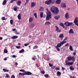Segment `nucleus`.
Masks as SVG:
<instances>
[{
  "instance_id": "nucleus-37",
  "label": "nucleus",
  "mask_w": 78,
  "mask_h": 78,
  "mask_svg": "<svg viewBox=\"0 0 78 78\" xmlns=\"http://www.w3.org/2000/svg\"><path fill=\"white\" fill-rule=\"evenodd\" d=\"M55 47V48H56V49H57V51H60V49H59L58 47L57 48H56V47Z\"/></svg>"
},
{
  "instance_id": "nucleus-47",
  "label": "nucleus",
  "mask_w": 78,
  "mask_h": 78,
  "mask_svg": "<svg viewBox=\"0 0 78 78\" xmlns=\"http://www.w3.org/2000/svg\"><path fill=\"white\" fill-rule=\"evenodd\" d=\"M29 44H30L29 43H28L27 44H24V46H25V47H27V45H28Z\"/></svg>"
},
{
  "instance_id": "nucleus-23",
  "label": "nucleus",
  "mask_w": 78,
  "mask_h": 78,
  "mask_svg": "<svg viewBox=\"0 0 78 78\" xmlns=\"http://www.w3.org/2000/svg\"><path fill=\"white\" fill-rule=\"evenodd\" d=\"M3 70L4 72H9V70L6 69H3Z\"/></svg>"
},
{
  "instance_id": "nucleus-15",
  "label": "nucleus",
  "mask_w": 78,
  "mask_h": 78,
  "mask_svg": "<svg viewBox=\"0 0 78 78\" xmlns=\"http://www.w3.org/2000/svg\"><path fill=\"white\" fill-rule=\"evenodd\" d=\"M61 0H57L56 1L55 3L56 4H58V5H59V4H60V3H61Z\"/></svg>"
},
{
  "instance_id": "nucleus-59",
  "label": "nucleus",
  "mask_w": 78,
  "mask_h": 78,
  "mask_svg": "<svg viewBox=\"0 0 78 78\" xmlns=\"http://www.w3.org/2000/svg\"><path fill=\"white\" fill-rule=\"evenodd\" d=\"M16 56L14 55H13L12 56V58H16Z\"/></svg>"
},
{
  "instance_id": "nucleus-24",
  "label": "nucleus",
  "mask_w": 78,
  "mask_h": 78,
  "mask_svg": "<svg viewBox=\"0 0 78 78\" xmlns=\"http://www.w3.org/2000/svg\"><path fill=\"white\" fill-rule=\"evenodd\" d=\"M57 75H58V76H60V75H61V73L60 72L58 71L57 73Z\"/></svg>"
},
{
  "instance_id": "nucleus-16",
  "label": "nucleus",
  "mask_w": 78,
  "mask_h": 78,
  "mask_svg": "<svg viewBox=\"0 0 78 78\" xmlns=\"http://www.w3.org/2000/svg\"><path fill=\"white\" fill-rule=\"evenodd\" d=\"M22 3V2L20 1H19L17 2V5L18 6H20Z\"/></svg>"
},
{
  "instance_id": "nucleus-1",
  "label": "nucleus",
  "mask_w": 78,
  "mask_h": 78,
  "mask_svg": "<svg viewBox=\"0 0 78 78\" xmlns=\"http://www.w3.org/2000/svg\"><path fill=\"white\" fill-rule=\"evenodd\" d=\"M50 9L52 13L55 15L58 14L59 12V11L58 8L54 6H52Z\"/></svg>"
},
{
  "instance_id": "nucleus-64",
  "label": "nucleus",
  "mask_w": 78,
  "mask_h": 78,
  "mask_svg": "<svg viewBox=\"0 0 78 78\" xmlns=\"http://www.w3.org/2000/svg\"><path fill=\"white\" fill-rule=\"evenodd\" d=\"M12 31H16V29H13Z\"/></svg>"
},
{
  "instance_id": "nucleus-60",
  "label": "nucleus",
  "mask_w": 78,
  "mask_h": 78,
  "mask_svg": "<svg viewBox=\"0 0 78 78\" xmlns=\"http://www.w3.org/2000/svg\"><path fill=\"white\" fill-rule=\"evenodd\" d=\"M32 60H34V61H35V58H33V57H32Z\"/></svg>"
},
{
  "instance_id": "nucleus-6",
  "label": "nucleus",
  "mask_w": 78,
  "mask_h": 78,
  "mask_svg": "<svg viewBox=\"0 0 78 78\" xmlns=\"http://www.w3.org/2000/svg\"><path fill=\"white\" fill-rule=\"evenodd\" d=\"M73 24V23H69V22H66L64 23V25H66V26H67L68 27H69V26H70V25H72Z\"/></svg>"
},
{
  "instance_id": "nucleus-4",
  "label": "nucleus",
  "mask_w": 78,
  "mask_h": 78,
  "mask_svg": "<svg viewBox=\"0 0 78 78\" xmlns=\"http://www.w3.org/2000/svg\"><path fill=\"white\" fill-rule=\"evenodd\" d=\"M75 56H73L72 57L69 56L67 57V61H71V60H72L73 61H75Z\"/></svg>"
},
{
  "instance_id": "nucleus-18",
  "label": "nucleus",
  "mask_w": 78,
  "mask_h": 78,
  "mask_svg": "<svg viewBox=\"0 0 78 78\" xmlns=\"http://www.w3.org/2000/svg\"><path fill=\"white\" fill-rule=\"evenodd\" d=\"M60 25L61 26V27H62L63 28H65V27L64 26V25L62 23H61L60 24Z\"/></svg>"
},
{
  "instance_id": "nucleus-8",
  "label": "nucleus",
  "mask_w": 78,
  "mask_h": 78,
  "mask_svg": "<svg viewBox=\"0 0 78 78\" xmlns=\"http://www.w3.org/2000/svg\"><path fill=\"white\" fill-rule=\"evenodd\" d=\"M65 64L66 65H68V66H71V65H73V62H69L67 63V61H66Z\"/></svg>"
},
{
  "instance_id": "nucleus-20",
  "label": "nucleus",
  "mask_w": 78,
  "mask_h": 78,
  "mask_svg": "<svg viewBox=\"0 0 78 78\" xmlns=\"http://www.w3.org/2000/svg\"><path fill=\"white\" fill-rule=\"evenodd\" d=\"M18 18L19 20H20L21 19V14H19L18 16Z\"/></svg>"
},
{
  "instance_id": "nucleus-11",
  "label": "nucleus",
  "mask_w": 78,
  "mask_h": 78,
  "mask_svg": "<svg viewBox=\"0 0 78 78\" xmlns=\"http://www.w3.org/2000/svg\"><path fill=\"white\" fill-rule=\"evenodd\" d=\"M65 17L66 19H69V13L68 12L66 13L65 15Z\"/></svg>"
},
{
  "instance_id": "nucleus-28",
  "label": "nucleus",
  "mask_w": 78,
  "mask_h": 78,
  "mask_svg": "<svg viewBox=\"0 0 78 78\" xmlns=\"http://www.w3.org/2000/svg\"><path fill=\"white\" fill-rule=\"evenodd\" d=\"M70 69H71V70H75V68H73L72 66H70Z\"/></svg>"
},
{
  "instance_id": "nucleus-63",
  "label": "nucleus",
  "mask_w": 78,
  "mask_h": 78,
  "mask_svg": "<svg viewBox=\"0 0 78 78\" xmlns=\"http://www.w3.org/2000/svg\"><path fill=\"white\" fill-rule=\"evenodd\" d=\"M15 65H16V66H17L18 65V63H17V62H16L15 63Z\"/></svg>"
},
{
  "instance_id": "nucleus-10",
  "label": "nucleus",
  "mask_w": 78,
  "mask_h": 78,
  "mask_svg": "<svg viewBox=\"0 0 78 78\" xmlns=\"http://www.w3.org/2000/svg\"><path fill=\"white\" fill-rule=\"evenodd\" d=\"M63 44H62V42H61L60 43H58V44L57 46H55V47L57 48V47H61L62 45Z\"/></svg>"
},
{
  "instance_id": "nucleus-5",
  "label": "nucleus",
  "mask_w": 78,
  "mask_h": 78,
  "mask_svg": "<svg viewBox=\"0 0 78 78\" xmlns=\"http://www.w3.org/2000/svg\"><path fill=\"white\" fill-rule=\"evenodd\" d=\"M51 3L52 4V1H51V0L46 1L45 2V4L48 5H51Z\"/></svg>"
},
{
  "instance_id": "nucleus-36",
  "label": "nucleus",
  "mask_w": 78,
  "mask_h": 78,
  "mask_svg": "<svg viewBox=\"0 0 78 78\" xmlns=\"http://www.w3.org/2000/svg\"><path fill=\"white\" fill-rule=\"evenodd\" d=\"M43 12H41V14H40V17L42 18V17H43Z\"/></svg>"
},
{
  "instance_id": "nucleus-29",
  "label": "nucleus",
  "mask_w": 78,
  "mask_h": 78,
  "mask_svg": "<svg viewBox=\"0 0 78 78\" xmlns=\"http://www.w3.org/2000/svg\"><path fill=\"white\" fill-rule=\"evenodd\" d=\"M41 73L43 75H44L45 74V71H44V70H43L42 71H41Z\"/></svg>"
},
{
  "instance_id": "nucleus-41",
  "label": "nucleus",
  "mask_w": 78,
  "mask_h": 78,
  "mask_svg": "<svg viewBox=\"0 0 78 78\" xmlns=\"http://www.w3.org/2000/svg\"><path fill=\"white\" fill-rule=\"evenodd\" d=\"M6 78H9V75L7 74H6Z\"/></svg>"
},
{
  "instance_id": "nucleus-35",
  "label": "nucleus",
  "mask_w": 78,
  "mask_h": 78,
  "mask_svg": "<svg viewBox=\"0 0 78 78\" xmlns=\"http://www.w3.org/2000/svg\"><path fill=\"white\" fill-rule=\"evenodd\" d=\"M34 14L35 17L36 18V19H37V13H35Z\"/></svg>"
},
{
  "instance_id": "nucleus-43",
  "label": "nucleus",
  "mask_w": 78,
  "mask_h": 78,
  "mask_svg": "<svg viewBox=\"0 0 78 78\" xmlns=\"http://www.w3.org/2000/svg\"><path fill=\"white\" fill-rule=\"evenodd\" d=\"M61 42L63 45L64 44H65V43H66V42H67L66 41H62Z\"/></svg>"
},
{
  "instance_id": "nucleus-25",
  "label": "nucleus",
  "mask_w": 78,
  "mask_h": 78,
  "mask_svg": "<svg viewBox=\"0 0 78 78\" xmlns=\"http://www.w3.org/2000/svg\"><path fill=\"white\" fill-rule=\"evenodd\" d=\"M69 50H71V51H73V47H72V46L71 45H70Z\"/></svg>"
},
{
  "instance_id": "nucleus-21",
  "label": "nucleus",
  "mask_w": 78,
  "mask_h": 78,
  "mask_svg": "<svg viewBox=\"0 0 78 78\" xmlns=\"http://www.w3.org/2000/svg\"><path fill=\"white\" fill-rule=\"evenodd\" d=\"M50 22L49 21H47L45 23V25H50Z\"/></svg>"
},
{
  "instance_id": "nucleus-9",
  "label": "nucleus",
  "mask_w": 78,
  "mask_h": 78,
  "mask_svg": "<svg viewBox=\"0 0 78 78\" xmlns=\"http://www.w3.org/2000/svg\"><path fill=\"white\" fill-rule=\"evenodd\" d=\"M36 4L35 2H32L31 3V8H32L33 7H34L36 6Z\"/></svg>"
},
{
  "instance_id": "nucleus-40",
  "label": "nucleus",
  "mask_w": 78,
  "mask_h": 78,
  "mask_svg": "<svg viewBox=\"0 0 78 78\" xmlns=\"http://www.w3.org/2000/svg\"><path fill=\"white\" fill-rule=\"evenodd\" d=\"M48 74H45L44 75V76H45V77H46V78H47L48 77Z\"/></svg>"
},
{
  "instance_id": "nucleus-31",
  "label": "nucleus",
  "mask_w": 78,
  "mask_h": 78,
  "mask_svg": "<svg viewBox=\"0 0 78 78\" xmlns=\"http://www.w3.org/2000/svg\"><path fill=\"white\" fill-rule=\"evenodd\" d=\"M20 71L22 72H24L25 73V72H26V71H25V70L24 69H20Z\"/></svg>"
},
{
  "instance_id": "nucleus-14",
  "label": "nucleus",
  "mask_w": 78,
  "mask_h": 78,
  "mask_svg": "<svg viewBox=\"0 0 78 78\" xmlns=\"http://www.w3.org/2000/svg\"><path fill=\"white\" fill-rule=\"evenodd\" d=\"M69 34H73V33H74V32H73L72 29H70V30L69 31Z\"/></svg>"
},
{
  "instance_id": "nucleus-55",
  "label": "nucleus",
  "mask_w": 78,
  "mask_h": 78,
  "mask_svg": "<svg viewBox=\"0 0 78 78\" xmlns=\"http://www.w3.org/2000/svg\"><path fill=\"white\" fill-rule=\"evenodd\" d=\"M47 61H49L50 60V58H49L48 57L47 58H46Z\"/></svg>"
},
{
  "instance_id": "nucleus-51",
  "label": "nucleus",
  "mask_w": 78,
  "mask_h": 78,
  "mask_svg": "<svg viewBox=\"0 0 78 78\" xmlns=\"http://www.w3.org/2000/svg\"><path fill=\"white\" fill-rule=\"evenodd\" d=\"M49 66H50V67H52L53 66V65H52L50 63H49Z\"/></svg>"
},
{
  "instance_id": "nucleus-58",
  "label": "nucleus",
  "mask_w": 78,
  "mask_h": 78,
  "mask_svg": "<svg viewBox=\"0 0 78 78\" xmlns=\"http://www.w3.org/2000/svg\"><path fill=\"white\" fill-rule=\"evenodd\" d=\"M73 55L74 56H75V55H76V52H74L73 53Z\"/></svg>"
},
{
  "instance_id": "nucleus-57",
  "label": "nucleus",
  "mask_w": 78,
  "mask_h": 78,
  "mask_svg": "<svg viewBox=\"0 0 78 78\" xmlns=\"http://www.w3.org/2000/svg\"><path fill=\"white\" fill-rule=\"evenodd\" d=\"M61 30H58L57 32H58V33H60V32H61Z\"/></svg>"
},
{
  "instance_id": "nucleus-50",
  "label": "nucleus",
  "mask_w": 78,
  "mask_h": 78,
  "mask_svg": "<svg viewBox=\"0 0 78 78\" xmlns=\"http://www.w3.org/2000/svg\"><path fill=\"white\" fill-rule=\"evenodd\" d=\"M14 2V0H12L10 2V3H13V2Z\"/></svg>"
},
{
  "instance_id": "nucleus-54",
  "label": "nucleus",
  "mask_w": 78,
  "mask_h": 78,
  "mask_svg": "<svg viewBox=\"0 0 78 78\" xmlns=\"http://www.w3.org/2000/svg\"><path fill=\"white\" fill-rule=\"evenodd\" d=\"M43 9V8H42V7H40V8L39 9L40 11H41V10H42V9Z\"/></svg>"
},
{
  "instance_id": "nucleus-22",
  "label": "nucleus",
  "mask_w": 78,
  "mask_h": 78,
  "mask_svg": "<svg viewBox=\"0 0 78 78\" xmlns=\"http://www.w3.org/2000/svg\"><path fill=\"white\" fill-rule=\"evenodd\" d=\"M18 37V36H14L12 37V39H17V38Z\"/></svg>"
},
{
  "instance_id": "nucleus-61",
  "label": "nucleus",
  "mask_w": 78,
  "mask_h": 78,
  "mask_svg": "<svg viewBox=\"0 0 78 78\" xmlns=\"http://www.w3.org/2000/svg\"><path fill=\"white\" fill-rule=\"evenodd\" d=\"M26 3H28L29 1H30V0H26Z\"/></svg>"
},
{
  "instance_id": "nucleus-30",
  "label": "nucleus",
  "mask_w": 78,
  "mask_h": 78,
  "mask_svg": "<svg viewBox=\"0 0 78 78\" xmlns=\"http://www.w3.org/2000/svg\"><path fill=\"white\" fill-rule=\"evenodd\" d=\"M13 9L15 11H16L17 10V7H14L13 8Z\"/></svg>"
},
{
  "instance_id": "nucleus-33",
  "label": "nucleus",
  "mask_w": 78,
  "mask_h": 78,
  "mask_svg": "<svg viewBox=\"0 0 78 78\" xmlns=\"http://www.w3.org/2000/svg\"><path fill=\"white\" fill-rule=\"evenodd\" d=\"M55 27L56 28L55 31H58L59 30V27L56 26H55Z\"/></svg>"
},
{
  "instance_id": "nucleus-27",
  "label": "nucleus",
  "mask_w": 78,
  "mask_h": 78,
  "mask_svg": "<svg viewBox=\"0 0 78 78\" xmlns=\"http://www.w3.org/2000/svg\"><path fill=\"white\" fill-rule=\"evenodd\" d=\"M25 51V50L23 49H22L19 51V53H23V52H24Z\"/></svg>"
},
{
  "instance_id": "nucleus-44",
  "label": "nucleus",
  "mask_w": 78,
  "mask_h": 78,
  "mask_svg": "<svg viewBox=\"0 0 78 78\" xmlns=\"http://www.w3.org/2000/svg\"><path fill=\"white\" fill-rule=\"evenodd\" d=\"M4 52L5 53H8V50L6 49H5L4 50Z\"/></svg>"
},
{
  "instance_id": "nucleus-32",
  "label": "nucleus",
  "mask_w": 78,
  "mask_h": 78,
  "mask_svg": "<svg viewBox=\"0 0 78 78\" xmlns=\"http://www.w3.org/2000/svg\"><path fill=\"white\" fill-rule=\"evenodd\" d=\"M37 48H38V46L35 45L33 47V49H36Z\"/></svg>"
},
{
  "instance_id": "nucleus-3",
  "label": "nucleus",
  "mask_w": 78,
  "mask_h": 78,
  "mask_svg": "<svg viewBox=\"0 0 78 78\" xmlns=\"http://www.w3.org/2000/svg\"><path fill=\"white\" fill-rule=\"evenodd\" d=\"M19 75H21L22 76H24V75H31L32 73L30 72H26L25 73H20L19 74Z\"/></svg>"
},
{
  "instance_id": "nucleus-26",
  "label": "nucleus",
  "mask_w": 78,
  "mask_h": 78,
  "mask_svg": "<svg viewBox=\"0 0 78 78\" xmlns=\"http://www.w3.org/2000/svg\"><path fill=\"white\" fill-rule=\"evenodd\" d=\"M59 37L61 38H62V37H64V34H61L60 36H59Z\"/></svg>"
},
{
  "instance_id": "nucleus-19",
  "label": "nucleus",
  "mask_w": 78,
  "mask_h": 78,
  "mask_svg": "<svg viewBox=\"0 0 78 78\" xmlns=\"http://www.w3.org/2000/svg\"><path fill=\"white\" fill-rule=\"evenodd\" d=\"M7 2V0H4L2 3L3 5H5Z\"/></svg>"
},
{
  "instance_id": "nucleus-48",
  "label": "nucleus",
  "mask_w": 78,
  "mask_h": 78,
  "mask_svg": "<svg viewBox=\"0 0 78 78\" xmlns=\"http://www.w3.org/2000/svg\"><path fill=\"white\" fill-rule=\"evenodd\" d=\"M16 48H17L18 49H19V48H20V46H16Z\"/></svg>"
},
{
  "instance_id": "nucleus-13",
  "label": "nucleus",
  "mask_w": 78,
  "mask_h": 78,
  "mask_svg": "<svg viewBox=\"0 0 78 78\" xmlns=\"http://www.w3.org/2000/svg\"><path fill=\"white\" fill-rule=\"evenodd\" d=\"M60 17V16L58 15L55 16H54V18L55 20H58V19H59Z\"/></svg>"
},
{
  "instance_id": "nucleus-39",
  "label": "nucleus",
  "mask_w": 78,
  "mask_h": 78,
  "mask_svg": "<svg viewBox=\"0 0 78 78\" xmlns=\"http://www.w3.org/2000/svg\"><path fill=\"white\" fill-rule=\"evenodd\" d=\"M52 1V5L54 4L55 2V0H51Z\"/></svg>"
},
{
  "instance_id": "nucleus-2",
  "label": "nucleus",
  "mask_w": 78,
  "mask_h": 78,
  "mask_svg": "<svg viewBox=\"0 0 78 78\" xmlns=\"http://www.w3.org/2000/svg\"><path fill=\"white\" fill-rule=\"evenodd\" d=\"M47 11H48L47 13V16L46 17V20H49L51 18V12L48 11V9H46Z\"/></svg>"
},
{
  "instance_id": "nucleus-42",
  "label": "nucleus",
  "mask_w": 78,
  "mask_h": 78,
  "mask_svg": "<svg viewBox=\"0 0 78 78\" xmlns=\"http://www.w3.org/2000/svg\"><path fill=\"white\" fill-rule=\"evenodd\" d=\"M67 39H68V37H66V38L63 40V41H67Z\"/></svg>"
},
{
  "instance_id": "nucleus-46",
  "label": "nucleus",
  "mask_w": 78,
  "mask_h": 78,
  "mask_svg": "<svg viewBox=\"0 0 78 78\" xmlns=\"http://www.w3.org/2000/svg\"><path fill=\"white\" fill-rule=\"evenodd\" d=\"M1 19L2 20H5V18L4 17H3Z\"/></svg>"
},
{
  "instance_id": "nucleus-53",
  "label": "nucleus",
  "mask_w": 78,
  "mask_h": 78,
  "mask_svg": "<svg viewBox=\"0 0 78 78\" xmlns=\"http://www.w3.org/2000/svg\"><path fill=\"white\" fill-rule=\"evenodd\" d=\"M62 70H64L66 69H65V68L62 67Z\"/></svg>"
},
{
  "instance_id": "nucleus-45",
  "label": "nucleus",
  "mask_w": 78,
  "mask_h": 78,
  "mask_svg": "<svg viewBox=\"0 0 78 78\" xmlns=\"http://www.w3.org/2000/svg\"><path fill=\"white\" fill-rule=\"evenodd\" d=\"M55 70H60V69L59 68H58V67H56L55 68Z\"/></svg>"
},
{
  "instance_id": "nucleus-34",
  "label": "nucleus",
  "mask_w": 78,
  "mask_h": 78,
  "mask_svg": "<svg viewBox=\"0 0 78 78\" xmlns=\"http://www.w3.org/2000/svg\"><path fill=\"white\" fill-rule=\"evenodd\" d=\"M15 33L16 34H20V33L17 32V31L16 30L15 32Z\"/></svg>"
},
{
  "instance_id": "nucleus-12",
  "label": "nucleus",
  "mask_w": 78,
  "mask_h": 78,
  "mask_svg": "<svg viewBox=\"0 0 78 78\" xmlns=\"http://www.w3.org/2000/svg\"><path fill=\"white\" fill-rule=\"evenodd\" d=\"M29 27L30 28H33L34 27V23H30L29 25Z\"/></svg>"
},
{
  "instance_id": "nucleus-17",
  "label": "nucleus",
  "mask_w": 78,
  "mask_h": 78,
  "mask_svg": "<svg viewBox=\"0 0 78 78\" xmlns=\"http://www.w3.org/2000/svg\"><path fill=\"white\" fill-rule=\"evenodd\" d=\"M33 18L30 17L29 19V22H33Z\"/></svg>"
},
{
  "instance_id": "nucleus-49",
  "label": "nucleus",
  "mask_w": 78,
  "mask_h": 78,
  "mask_svg": "<svg viewBox=\"0 0 78 78\" xmlns=\"http://www.w3.org/2000/svg\"><path fill=\"white\" fill-rule=\"evenodd\" d=\"M11 78H15V76H14V75H12L11 77Z\"/></svg>"
},
{
  "instance_id": "nucleus-38",
  "label": "nucleus",
  "mask_w": 78,
  "mask_h": 78,
  "mask_svg": "<svg viewBox=\"0 0 78 78\" xmlns=\"http://www.w3.org/2000/svg\"><path fill=\"white\" fill-rule=\"evenodd\" d=\"M10 23L11 25H12L13 23V20H10Z\"/></svg>"
},
{
  "instance_id": "nucleus-62",
  "label": "nucleus",
  "mask_w": 78,
  "mask_h": 78,
  "mask_svg": "<svg viewBox=\"0 0 78 78\" xmlns=\"http://www.w3.org/2000/svg\"><path fill=\"white\" fill-rule=\"evenodd\" d=\"M3 39V38L2 37H0V40H2Z\"/></svg>"
},
{
  "instance_id": "nucleus-52",
  "label": "nucleus",
  "mask_w": 78,
  "mask_h": 78,
  "mask_svg": "<svg viewBox=\"0 0 78 78\" xmlns=\"http://www.w3.org/2000/svg\"><path fill=\"white\" fill-rule=\"evenodd\" d=\"M69 43H67L65 45V47H68L69 46Z\"/></svg>"
},
{
  "instance_id": "nucleus-7",
  "label": "nucleus",
  "mask_w": 78,
  "mask_h": 78,
  "mask_svg": "<svg viewBox=\"0 0 78 78\" xmlns=\"http://www.w3.org/2000/svg\"><path fill=\"white\" fill-rule=\"evenodd\" d=\"M61 8H65L66 7V4L63 2L61 3Z\"/></svg>"
},
{
  "instance_id": "nucleus-56",
  "label": "nucleus",
  "mask_w": 78,
  "mask_h": 78,
  "mask_svg": "<svg viewBox=\"0 0 78 78\" xmlns=\"http://www.w3.org/2000/svg\"><path fill=\"white\" fill-rule=\"evenodd\" d=\"M51 68H52V69H55V66H53V67H51Z\"/></svg>"
}]
</instances>
